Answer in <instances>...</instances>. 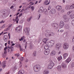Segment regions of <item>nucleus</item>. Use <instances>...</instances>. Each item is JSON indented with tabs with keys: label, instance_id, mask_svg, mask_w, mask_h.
I'll use <instances>...</instances> for the list:
<instances>
[{
	"label": "nucleus",
	"instance_id": "393cba45",
	"mask_svg": "<svg viewBox=\"0 0 74 74\" xmlns=\"http://www.w3.org/2000/svg\"><path fill=\"white\" fill-rule=\"evenodd\" d=\"M43 12L44 14H45V15H48V12L47 11L46 9L44 10Z\"/></svg>",
	"mask_w": 74,
	"mask_h": 74
},
{
	"label": "nucleus",
	"instance_id": "0eeeda50",
	"mask_svg": "<svg viewBox=\"0 0 74 74\" xmlns=\"http://www.w3.org/2000/svg\"><path fill=\"white\" fill-rule=\"evenodd\" d=\"M69 47V44L67 43H65L63 45V47L64 49H67Z\"/></svg>",
	"mask_w": 74,
	"mask_h": 74
},
{
	"label": "nucleus",
	"instance_id": "f704fd0d",
	"mask_svg": "<svg viewBox=\"0 0 74 74\" xmlns=\"http://www.w3.org/2000/svg\"><path fill=\"white\" fill-rule=\"evenodd\" d=\"M71 25L74 26V19L71 21Z\"/></svg>",
	"mask_w": 74,
	"mask_h": 74
},
{
	"label": "nucleus",
	"instance_id": "e2e57ef3",
	"mask_svg": "<svg viewBox=\"0 0 74 74\" xmlns=\"http://www.w3.org/2000/svg\"><path fill=\"white\" fill-rule=\"evenodd\" d=\"M3 2H4L5 3H6L7 2H8V1L7 0H5V1H4Z\"/></svg>",
	"mask_w": 74,
	"mask_h": 74
},
{
	"label": "nucleus",
	"instance_id": "864d4df0",
	"mask_svg": "<svg viewBox=\"0 0 74 74\" xmlns=\"http://www.w3.org/2000/svg\"><path fill=\"white\" fill-rule=\"evenodd\" d=\"M8 30H9V29H8V28L7 29H5L4 30V31L5 32H6V31H8Z\"/></svg>",
	"mask_w": 74,
	"mask_h": 74
},
{
	"label": "nucleus",
	"instance_id": "5fc2aeb1",
	"mask_svg": "<svg viewBox=\"0 0 74 74\" xmlns=\"http://www.w3.org/2000/svg\"><path fill=\"white\" fill-rule=\"evenodd\" d=\"M20 49L21 51H23L24 50L23 49H22V48H21V47H20Z\"/></svg>",
	"mask_w": 74,
	"mask_h": 74
},
{
	"label": "nucleus",
	"instance_id": "13d9d810",
	"mask_svg": "<svg viewBox=\"0 0 74 74\" xmlns=\"http://www.w3.org/2000/svg\"><path fill=\"white\" fill-rule=\"evenodd\" d=\"M22 13H21V14H19V17H21V16H22Z\"/></svg>",
	"mask_w": 74,
	"mask_h": 74
},
{
	"label": "nucleus",
	"instance_id": "052dcab7",
	"mask_svg": "<svg viewBox=\"0 0 74 74\" xmlns=\"http://www.w3.org/2000/svg\"><path fill=\"white\" fill-rule=\"evenodd\" d=\"M51 6H49L48 7V10H50V9H51Z\"/></svg>",
	"mask_w": 74,
	"mask_h": 74
},
{
	"label": "nucleus",
	"instance_id": "0e129e2a",
	"mask_svg": "<svg viewBox=\"0 0 74 74\" xmlns=\"http://www.w3.org/2000/svg\"><path fill=\"white\" fill-rule=\"evenodd\" d=\"M4 53L6 55V54H7V51H4Z\"/></svg>",
	"mask_w": 74,
	"mask_h": 74
},
{
	"label": "nucleus",
	"instance_id": "de8ad7c7",
	"mask_svg": "<svg viewBox=\"0 0 74 74\" xmlns=\"http://www.w3.org/2000/svg\"><path fill=\"white\" fill-rule=\"evenodd\" d=\"M40 16H41V14H39L38 15V20L40 19Z\"/></svg>",
	"mask_w": 74,
	"mask_h": 74
},
{
	"label": "nucleus",
	"instance_id": "412c9836",
	"mask_svg": "<svg viewBox=\"0 0 74 74\" xmlns=\"http://www.w3.org/2000/svg\"><path fill=\"white\" fill-rule=\"evenodd\" d=\"M45 3L46 5H48L50 3V0H47L45 1Z\"/></svg>",
	"mask_w": 74,
	"mask_h": 74
},
{
	"label": "nucleus",
	"instance_id": "49530a36",
	"mask_svg": "<svg viewBox=\"0 0 74 74\" xmlns=\"http://www.w3.org/2000/svg\"><path fill=\"white\" fill-rule=\"evenodd\" d=\"M44 42H41V43H40V45H41L42 46H43V47L44 46H43V45H44Z\"/></svg>",
	"mask_w": 74,
	"mask_h": 74
},
{
	"label": "nucleus",
	"instance_id": "473e14b6",
	"mask_svg": "<svg viewBox=\"0 0 74 74\" xmlns=\"http://www.w3.org/2000/svg\"><path fill=\"white\" fill-rule=\"evenodd\" d=\"M71 13H72V10H70L69 12H67V14L68 15H69Z\"/></svg>",
	"mask_w": 74,
	"mask_h": 74
},
{
	"label": "nucleus",
	"instance_id": "4be33fe9",
	"mask_svg": "<svg viewBox=\"0 0 74 74\" xmlns=\"http://www.w3.org/2000/svg\"><path fill=\"white\" fill-rule=\"evenodd\" d=\"M71 61V58H69L67 59L65 61V62L67 63H69L70 61Z\"/></svg>",
	"mask_w": 74,
	"mask_h": 74
},
{
	"label": "nucleus",
	"instance_id": "ddd939ff",
	"mask_svg": "<svg viewBox=\"0 0 74 74\" xmlns=\"http://www.w3.org/2000/svg\"><path fill=\"white\" fill-rule=\"evenodd\" d=\"M5 62H6V61H5L2 63L1 64L2 66V67L3 68V69H4V68H5V67H6V65H5Z\"/></svg>",
	"mask_w": 74,
	"mask_h": 74
},
{
	"label": "nucleus",
	"instance_id": "39448f33",
	"mask_svg": "<svg viewBox=\"0 0 74 74\" xmlns=\"http://www.w3.org/2000/svg\"><path fill=\"white\" fill-rule=\"evenodd\" d=\"M30 30V29L29 28L27 27L25 28L24 30L23 31L25 32L26 35H28L29 34V31Z\"/></svg>",
	"mask_w": 74,
	"mask_h": 74
},
{
	"label": "nucleus",
	"instance_id": "603ef678",
	"mask_svg": "<svg viewBox=\"0 0 74 74\" xmlns=\"http://www.w3.org/2000/svg\"><path fill=\"white\" fill-rule=\"evenodd\" d=\"M31 9L32 10H34V7L33 6H32Z\"/></svg>",
	"mask_w": 74,
	"mask_h": 74
},
{
	"label": "nucleus",
	"instance_id": "6ab92c4d",
	"mask_svg": "<svg viewBox=\"0 0 74 74\" xmlns=\"http://www.w3.org/2000/svg\"><path fill=\"white\" fill-rule=\"evenodd\" d=\"M48 38H45L42 40V41L44 42L45 44H46L47 42L48 41Z\"/></svg>",
	"mask_w": 74,
	"mask_h": 74
},
{
	"label": "nucleus",
	"instance_id": "f03ea898",
	"mask_svg": "<svg viewBox=\"0 0 74 74\" xmlns=\"http://www.w3.org/2000/svg\"><path fill=\"white\" fill-rule=\"evenodd\" d=\"M41 67L38 64H37L35 65L34 66V71L35 72H38L40 71Z\"/></svg>",
	"mask_w": 74,
	"mask_h": 74
},
{
	"label": "nucleus",
	"instance_id": "8fccbe9b",
	"mask_svg": "<svg viewBox=\"0 0 74 74\" xmlns=\"http://www.w3.org/2000/svg\"><path fill=\"white\" fill-rule=\"evenodd\" d=\"M15 21H16V23H18V21H19V19H15Z\"/></svg>",
	"mask_w": 74,
	"mask_h": 74
},
{
	"label": "nucleus",
	"instance_id": "6e6552de",
	"mask_svg": "<svg viewBox=\"0 0 74 74\" xmlns=\"http://www.w3.org/2000/svg\"><path fill=\"white\" fill-rule=\"evenodd\" d=\"M52 26L54 28L56 29H58L59 27V25L56 23H54L52 24Z\"/></svg>",
	"mask_w": 74,
	"mask_h": 74
},
{
	"label": "nucleus",
	"instance_id": "cd10ccee",
	"mask_svg": "<svg viewBox=\"0 0 74 74\" xmlns=\"http://www.w3.org/2000/svg\"><path fill=\"white\" fill-rule=\"evenodd\" d=\"M65 9L66 10H69L70 9V6L66 5L65 7Z\"/></svg>",
	"mask_w": 74,
	"mask_h": 74
},
{
	"label": "nucleus",
	"instance_id": "f257e3e1",
	"mask_svg": "<svg viewBox=\"0 0 74 74\" xmlns=\"http://www.w3.org/2000/svg\"><path fill=\"white\" fill-rule=\"evenodd\" d=\"M44 49L45 50L44 51V53L45 55H48L49 53L50 50L49 49V45L48 44H47L44 47Z\"/></svg>",
	"mask_w": 74,
	"mask_h": 74
},
{
	"label": "nucleus",
	"instance_id": "aec40b11",
	"mask_svg": "<svg viewBox=\"0 0 74 74\" xmlns=\"http://www.w3.org/2000/svg\"><path fill=\"white\" fill-rule=\"evenodd\" d=\"M49 70H48V69L45 70L43 71V74H48V73H49Z\"/></svg>",
	"mask_w": 74,
	"mask_h": 74
},
{
	"label": "nucleus",
	"instance_id": "7c9ffc66",
	"mask_svg": "<svg viewBox=\"0 0 74 74\" xmlns=\"http://www.w3.org/2000/svg\"><path fill=\"white\" fill-rule=\"evenodd\" d=\"M21 30V28L19 27H16V30H17V31H20Z\"/></svg>",
	"mask_w": 74,
	"mask_h": 74
},
{
	"label": "nucleus",
	"instance_id": "58836bf2",
	"mask_svg": "<svg viewBox=\"0 0 74 74\" xmlns=\"http://www.w3.org/2000/svg\"><path fill=\"white\" fill-rule=\"evenodd\" d=\"M5 56H6V54H4V53H2V57H3V58H5Z\"/></svg>",
	"mask_w": 74,
	"mask_h": 74
},
{
	"label": "nucleus",
	"instance_id": "a878e982",
	"mask_svg": "<svg viewBox=\"0 0 74 74\" xmlns=\"http://www.w3.org/2000/svg\"><path fill=\"white\" fill-rule=\"evenodd\" d=\"M57 69L59 71H60L61 70H62V68H61V66L60 65H59L57 66Z\"/></svg>",
	"mask_w": 74,
	"mask_h": 74
},
{
	"label": "nucleus",
	"instance_id": "a211bd4d",
	"mask_svg": "<svg viewBox=\"0 0 74 74\" xmlns=\"http://www.w3.org/2000/svg\"><path fill=\"white\" fill-rule=\"evenodd\" d=\"M56 54V51H53L51 53V55H52V56H54V55H55Z\"/></svg>",
	"mask_w": 74,
	"mask_h": 74
},
{
	"label": "nucleus",
	"instance_id": "774afa93",
	"mask_svg": "<svg viewBox=\"0 0 74 74\" xmlns=\"http://www.w3.org/2000/svg\"><path fill=\"white\" fill-rule=\"evenodd\" d=\"M28 10V8H26L25 9H24V11H26V10Z\"/></svg>",
	"mask_w": 74,
	"mask_h": 74
},
{
	"label": "nucleus",
	"instance_id": "1a4fd4ad",
	"mask_svg": "<svg viewBox=\"0 0 74 74\" xmlns=\"http://www.w3.org/2000/svg\"><path fill=\"white\" fill-rule=\"evenodd\" d=\"M61 47V44L58 43L56 44V49L58 50H59V48Z\"/></svg>",
	"mask_w": 74,
	"mask_h": 74
},
{
	"label": "nucleus",
	"instance_id": "338daca9",
	"mask_svg": "<svg viewBox=\"0 0 74 74\" xmlns=\"http://www.w3.org/2000/svg\"><path fill=\"white\" fill-rule=\"evenodd\" d=\"M64 30H61L60 31V32H63Z\"/></svg>",
	"mask_w": 74,
	"mask_h": 74
},
{
	"label": "nucleus",
	"instance_id": "79ce46f5",
	"mask_svg": "<svg viewBox=\"0 0 74 74\" xmlns=\"http://www.w3.org/2000/svg\"><path fill=\"white\" fill-rule=\"evenodd\" d=\"M33 55H34V56H36V51H34V53Z\"/></svg>",
	"mask_w": 74,
	"mask_h": 74
},
{
	"label": "nucleus",
	"instance_id": "a18cd8bd",
	"mask_svg": "<svg viewBox=\"0 0 74 74\" xmlns=\"http://www.w3.org/2000/svg\"><path fill=\"white\" fill-rule=\"evenodd\" d=\"M71 67H74V62H73L71 64Z\"/></svg>",
	"mask_w": 74,
	"mask_h": 74
},
{
	"label": "nucleus",
	"instance_id": "e433bc0d",
	"mask_svg": "<svg viewBox=\"0 0 74 74\" xmlns=\"http://www.w3.org/2000/svg\"><path fill=\"white\" fill-rule=\"evenodd\" d=\"M62 59V56H60L58 58V60L59 61H60V60Z\"/></svg>",
	"mask_w": 74,
	"mask_h": 74
},
{
	"label": "nucleus",
	"instance_id": "4c0bfd02",
	"mask_svg": "<svg viewBox=\"0 0 74 74\" xmlns=\"http://www.w3.org/2000/svg\"><path fill=\"white\" fill-rule=\"evenodd\" d=\"M15 56L18 57V56H20V54H19V53L15 54Z\"/></svg>",
	"mask_w": 74,
	"mask_h": 74
},
{
	"label": "nucleus",
	"instance_id": "dca6fc26",
	"mask_svg": "<svg viewBox=\"0 0 74 74\" xmlns=\"http://www.w3.org/2000/svg\"><path fill=\"white\" fill-rule=\"evenodd\" d=\"M7 13H8L7 10H4L3 11L1 12V14H2V15H5V14H7Z\"/></svg>",
	"mask_w": 74,
	"mask_h": 74
},
{
	"label": "nucleus",
	"instance_id": "5701e85b",
	"mask_svg": "<svg viewBox=\"0 0 74 74\" xmlns=\"http://www.w3.org/2000/svg\"><path fill=\"white\" fill-rule=\"evenodd\" d=\"M8 38V36L7 35H5L4 36L3 40H5V41H7V38Z\"/></svg>",
	"mask_w": 74,
	"mask_h": 74
},
{
	"label": "nucleus",
	"instance_id": "ea45409f",
	"mask_svg": "<svg viewBox=\"0 0 74 74\" xmlns=\"http://www.w3.org/2000/svg\"><path fill=\"white\" fill-rule=\"evenodd\" d=\"M10 47L11 52V51H13V49H14L13 47H12V46H11Z\"/></svg>",
	"mask_w": 74,
	"mask_h": 74
},
{
	"label": "nucleus",
	"instance_id": "bf43d9fd",
	"mask_svg": "<svg viewBox=\"0 0 74 74\" xmlns=\"http://www.w3.org/2000/svg\"><path fill=\"white\" fill-rule=\"evenodd\" d=\"M2 48V45L1 44H0V50L1 49V48Z\"/></svg>",
	"mask_w": 74,
	"mask_h": 74
},
{
	"label": "nucleus",
	"instance_id": "f8f14e48",
	"mask_svg": "<svg viewBox=\"0 0 74 74\" xmlns=\"http://www.w3.org/2000/svg\"><path fill=\"white\" fill-rule=\"evenodd\" d=\"M49 13L50 14H54L56 13V10L55 9H52L50 11Z\"/></svg>",
	"mask_w": 74,
	"mask_h": 74
},
{
	"label": "nucleus",
	"instance_id": "c756f323",
	"mask_svg": "<svg viewBox=\"0 0 74 74\" xmlns=\"http://www.w3.org/2000/svg\"><path fill=\"white\" fill-rule=\"evenodd\" d=\"M33 48V45L31 43H30V46H29V48L31 49H32Z\"/></svg>",
	"mask_w": 74,
	"mask_h": 74
},
{
	"label": "nucleus",
	"instance_id": "bb28decb",
	"mask_svg": "<svg viewBox=\"0 0 74 74\" xmlns=\"http://www.w3.org/2000/svg\"><path fill=\"white\" fill-rule=\"evenodd\" d=\"M25 72L23 70H21L18 72V74H23Z\"/></svg>",
	"mask_w": 74,
	"mask_h": 74
},
{
	"label": "nucleus",
	"instance_id": "c03bdc74",
	"mask_svg": "<svg viewBox=\"0 0 74 74\" xmlns=\"http://www.w3.org/2000/svg\"><path fill=\"white\" fill-rule=\"evenodd\" d=\"M24 57H21L20 58V60H21V61H23V60H24Z\"/></svg>",
	"mask_w": 74,
	"mask_h": 74
},
{
	"label": "nucleus",
	"instance_id": "20e7f679",
	"mask_svg": "<svg viewBox=\"0 0 74 74\" xmlns=\"http://www.w3.org/2000/svg\"><path fill=\"white\" fill-rule=\"evenodd\" d=\"M54 65H55V64H54L53 62H51V64H49L48 66V69H52Z\"/></svg>",
	"mask_w": 74,
	"mask_h": 74
},
{
	"label": "nucleus",
	"instance_id": "9b49d317",
	"mask_svg": "<svg viewBox=\"0 0 74 74\" xmlns=\"http://www.w3.org/2000/svg\"><path fill=\"white\" fill-rule=\"evenodd\" d=\"M56 9L58 11H60L62 10V6L59 5H58L56 7Z\"/></svg>",
	"mask_w": 74,
	"mask_h": 74
},
{
	"label": "nucleus",
	"instance_id": "c9c22d12",
	"mask_svg": "<svg viewBox=\"0 0 74 74\" xmlns=\"http://www.w3.org/2000/svg\"><path fill=\"white\" fill-rule=\"evenodd\" d=\"M10 49H11V47H10L9 46H8V52H10V50H11Z\"/></svg>",
	"mask_w": 74,
	"mask_h": 74
},
{
	"label": "nucleus",
	"instance_id": "2eb2a0df",
	"mask_svg": "<svg viewBox=\"0 0 74 74\" xmlns=\"http://www.w3.org/2000/svg\"><path fill=\"white\" fill-rule=\"evenodd\" d=\"M72 14L70 15V17L72 19H74V10H72Z\"/></svg>",
	"mask_w": 74,
	"mask_h": 74
},
{
	"label": "nucleus",
	"instance_id": "2f4dec72",
	"mask_svg": "<svg viewBox=\"0 0 74 74\" xmlns=\"http://www.w3.org/2000/svg\"><path fill=\"white\" fill-rule=\"evenodd\" d=\"M32 18V17L31 16L30 17L28 18L27 21L28 22H30L31 20V19Z\"/></svg>",
	"mask_w": 74,
	"mask_h": 74
},
{
	"label": "nucleus",
	"instance_id": "6e6d98bb",
	"mask_svg": "<svg viewBox=\"0 0 74 74\" xmlns=\"http://www.w3.org/2000/svg\"><path fill=\"white\" fill-rule=\"evenodd\" d=\"M49 62L50 63L49 64H51V63H52V62H53L52 61V60H50L49 61Z\"/></svg>",
	"mask_w": 74,
	"mask_h": 74
},
{
	"label": "nucleus",
	"instance_id": "4468645a",
	"mask_svg": "<svg viewBox=\"0 0 74 74\" xmlns=\"http://www.w3.org/2000/svg\"><path fill=\"white\" fill-rule=\"evenodd\" d=\"M61 66L62 67V68H63V69H65V68H66V64H65V63L63 62H62L61 64Z\"/></svg>",
	"mask_w": 74,
	"mask_h": 74
},
{
	"label": "nucleus",
	"instance_id": "37998d69",
	"mask_svg": "<svg viewBox=\"0 0 74 74\" xmlns=\"http://www.w3.org/2000/svg\"><path fill=\"white\" fill-rule=\"evenodd\" d=\"M46 32H47L48 33H50L51 32V30H47L45 31Z\"/></svg>",
	"mask_w": 74,
	"mask_h": 74
},
{
	"label": "nucleus",
	"instance_id": "09e8293b",
	"mask_svg": "<svg viewBox=\"0 0 74 74\" xmlns=\"http://www.w3.org/2000/svg\"><path fill=\"white\" fill-rule=\"evenodd\" d=\"M12 24H10V25H9L8 26V29H9L10 28V27H12Z\"/></svg>",
	"mask_w": 74,
	"mask_h": 74
},
{
	"label": "nucleus",
	"instance_id": "4d7b16f0",
	"mask_svg": "<svg viewBox=\"0 0 74 74\" xmlns=\"http://www.w3.org/2000/svg\"><path fill=\"white\" fill-rule=\"evenodd\" d=\"M4 23V21H2L0 22V23Z\"/></svg>",
	"mask_w": 74,
	"mask_h": 74
},
{
	"label": "nucleus",
	"instance_id": "3c124183",
	"mask_svg": "<svg viewBox=\"0 0 74 74\" xmlns=\"http://www.w3.org/2000/svg\"><path fill=\"white\" fill-rule=\"evenodd\" d=\"M29 62V60H28V59H26L25 60V62L26 63H27V62Z\"/></svg>",
	"mask_w": 74,
	"mask_h": 74
},
{
	"label": "nucleus",
	"instance_id": "c85d7f7f",
	"mask_svg": "<svg viewBox=\"0 0 74 74\" xmlns=\"http://www.w3.org/2000/svg\"><path fill=\"white\" fill-rule=\"evenodd\" d=\"M65 29H68L70 28V26H69V25H65Z\"/></svg>",
	"mask_w": 74,
	"mask_h": 74
},
{
	"label": "nucleus",
	"instance_id": "423d86ee",
	"mask_svg": "<svg viewBox=\"0 0 74 74\" xmlns=\"http://www.w3.org/2000/svg\"><path fill=\"white\" fill-rule=\"evenodd\" d=\"M59 27L60 29H62V28H63L64 25V22L63 21H61L59 23Z\"/></svg>",
	"mask_w": 74,
	"mask_h": 74
},
{
	"label": "nucleus",
	"instance_id": "a19ab883",
	"mask_svg": "<svg viewBox=\"0 0 74 74\" xmlns=\"http://www.w3.org/2000/svg\"><path fill=\"white\" fill-rule=\"evenodd\" d=\"M55 35V34L53 32H52L51 34H49V36H54Z\"/></svg>",
	"mask_w": 74,
	"mask_h": 74
},
{
	"label": "nucleus",
	"instance_id": "9d476101",
	"mask_svg": "<svg viewBox=\"0 0 74 74\" xmlns=\"http://www.w3.org/2000/svg\"><path fill=\"white\" fill-rule=\"evenodd\" d=\"M55 43V42L53 40H51L50 42H49L48 44L49 45V46L50 47H53L54 45V44Z\"/></svg>",
	"mask_w": 74,
	"mask_h": 74
},
{
	"label": "nucleus",
	"instance_id": "b1692460",
	"mask_svg": "<svg viewBox=\"0 0 74 74\" xmlns=\"http://www.w3.org/2000/svg\"><path fill=\"white\" fill-rule=\"evenodd\" d=\"M68 54L67 53H65L63 55L64 57L63 58L64 59H65L66 58H67V56H68Z\"/></svg>",
	"mask_w": 74,
	"mask_h": 74
},
{
	"label": "nucleus",
	"instance_id": "72a5a7b5",
	"mask_svg": "<svg viewBox=\"0 0 74 74\" xmlns=\"http://www.w3.org/2000/svg\"><path fill=\"white\" fill-rule=\"evenodd\" d=\"M70 8L71 10H72V9H73L74 8V6L73 5H71V6H70Z\"/></svg>",
	"mask_w": 74,
	"mask_h": 74
},
{
	"label": "nucleus",
	"instance_id": "f3484780",
	"mask_svg": "<svg viewBox=\"0 0 74 74\" xmlns=\"http://www.w3.org/2000/svg\"><path fill=\"white\" fill-rule=\"evenodd\" d=\"M44 8L42 7H41L39 9V10L38 11V12H43L44 11Z\"/></svg>",
	"mask_w": 74,
	"mask_h": 74
},
{
	"label": "nucleus",
	"instance_id": "680f3d73",
	"mask_svg": "<svg viewBox=\"0 0 74 74\" xmlns=\"http://www.w3.org/2000/svg\"><path fill=\"white\" fill-rule=\"evenodd\" d=\"M7 47H5V48L4 49V50L5 51H7Z\"/></svg>",
	"mask_w": 74,
	"mask_h": 74
},
{
	"label": "nucleus",
	"instance_id": "69168bd1",
	"mask_svg": "<svg viewBox=\"0 0 74 74\" xmlns=\"http://www.w3.org/2000/svg\"><path fill=\"white\" fill-rule=\"evenodd\" d=\"M23 21L22 20H21L20 21V23H23Z\"/></svg>",
	"mask_w": 74,
	"mask_h": 74
},
{
	"label": "nucleus",
	"instance_id": "7ed1b4c3",
	"mask_svg": "<svg viewBox=\"0 0 74 74\" xmlns=\"http://www.w3.org/2000/svg\"><path fill=\"white\" fill-rule=\"evenodd\" d=\"M63 18L64 19V22H67L69 21V18L67 14H65L63 16Z\"/></svg>",
	"mask_w": 74,
	"mask_h": 74
}]
</instances>
